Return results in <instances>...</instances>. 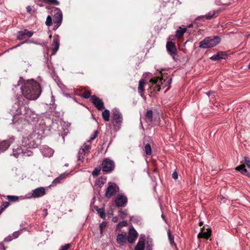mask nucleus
<instances>
[{
	"instance_id": "b1692460",
	"label": "nucleus",
	"mask_w": 250,
	"mask_h": 250,
	"mask_svg": "<svg viewBox=\"0 0 250 250\" xmlns=\"http://www.w3.org/2000/svg\"><path fill=\"white\" fill-rule=\"evenodd\" d=\"M109 111L107 109H105L103 113H102V116L104 118V119L106 121H108L109 120Z\"/></svg>"
},
{
	"instance_id": "603ef678",
	"label": "nucleus",
	"mask_w": 250,
	"mask_h": 250,
	"mask_svg": "<svg viewBox=\"0 0 250 250\" xmlns=\"http://www.w3.org/2000/svg\"><path fill=\"white\" fill-rule=\"evenodd\" d=\"M43 212H44V215H45V216H46L47 215V210L46 209L43 210Z\"/></svg>"
},
{
	"instance_id": "2f4dec72",
	"label": "nucleus",
	"mask_w": 250,
	"mask_h": 250,
	"mask_svg": "<svg viewBox=\"0 0 250 250\" xmlns=\"http://www.w3.org/2000/svg\"><path fill=\"white\" fill-rule=\"evenodd\" d=\"M167 234H168V238H169V240L170 243L171 245L173 244L174 243V238H173V236L171 235V234L170 231H168Z\"/></svg>"
},
{
	"instance_id": "c03bdc74",
	"label": "nucleus",
	"mask_w": 250,
	"mask_h": 250,
	"mask_svg": "<svg viewBox=\"0 0 250 250\" xmlns=\"http://www.w3.org/2000/svg\"><path fill=\"white\" fill-rule=\"evenodd\" d=\"M70 247L69 244H66L61 247L60 250H67Z\"/></svg>"
},
{
	"instance_id": "a19ab883",
	"label": "nucleus",
	"mask_w": 250,
	"mask_h": 250,
	"mask_svg": "<svg viewBox=\"0 0 250 250\" xmlns=\"http://www.w3.org/2000/svg\"><path fill=\"white\" fill-rule=\"evenodd\" d=\"M106 223L105 222H103L100 225V228L101 229V233H102L103 232V229L106 227Z\"/></svg>"
},
{
	"instance_id": "412c9836",
	"label": "nucleus",
	"mask_w": 250,
	"mask_h": 250,
	"mask_svg": "<svg viewBox=\"0 0 250 250\" xmlns=\"http://www.w3.org/2000/svg\"><path fill=\"white\" fill-rule=\"evenodd\" d=\"M145 242L144 241H139L135 248V250H144Z\"/></svg>"
},
{
	"instance_id": "9b49d317",
	"label": "nucleus",
	"mask_w": 250,
	"mask_h": 250,
	"mask_svg": "<svg viewBox=\"0 0 250 250\" xmlns=\"http://www.w3.org/2000/svg\"><path fill=\"white\" fill-rule=\"evenodd\" d=\"M204 230H205V227H203L202 228H201V231L198 235V237L199 238H204L208 239L210 236L211 233V230L210 229H207V231H204Z\"/></svg>"
},
{
	"instance_id": "bb28decb",
	"label": "nucleus",
	"mask_w": 250,
	"mask_h": 250,
	"mask_svg": "<svg viewBox=\"0 0 250 250\" xmlns=\"http://www.w3.org/2000/svg\"><path fill=\"white\" fill-rule=\"evenodd\" d=\"M146 117L149 121L151 122L152 120V111L151 110L147 111Z\"/></svg>"
},
{
	"instance_id": "423d86ee",
	"label": "nucleus",
	"mask_w": 250,
	"mask_h": 250,
	"mask_svg": "<svg viewBox=\"0 0 250 250\" xmlns=\"http://www.w3.org/2000/svg\"><path fill=\"white\" fill-rule=\"evenodd\" d=\"M114 167V162L108 159H105L102 163V168L104 171L109 172L113 169Z\"/></svg>"
},
{
	"instance_id": "a18cd8bd",
	"label": "nucleus",
	"mask_w": 250,
	"mask_h": 250,
	"mask_svg": "<svg viewBox=\"0 0 250 250\" xmlns=\"http://www.w3.org/2000/svg\"><path fill=\"white\" fill-rule=\"evenodd\" d=\"M13 239L12 234L11 235H9L6 238H5V240L7 241H11Z\"/></svg>"
},
{
	"instance_id": "20e7f679",
	"label": "nucleus",
	"mask_w": 250,
	"mask_h": 250,
	"mask_svg": "<svg viewBox=\"0 0 250 250\" xmlns=\"http://www.w3.org/2000/svg\"><path fill=\"white\" fill-rule=\"evenodd\" d=\"M119 188L116 184L110 182L108 183V187L105 192V196L107 198H110L115 193L118 192Z\"/></svg>"
},
{
	"instance_id": "dca6fc26",
	"label": "nucleus",
	"mask_w": 250,
	"mask_h": 250,
	"mask_svg": "<svg viewBox=\"0 0 250 250\" xmlns=\"http://www.w3.org/2000/svg\"><path fill=\"white\" fill-rule=\"evenodd\" d=\"M126 238L125 235L119 234L117 236V242L118 244L123 245L126 242Z\"/></svg>"
},
{
	"instance_id": "09e8293b",
	"label": "nucleus",
	"mask_w": 250,
	"mask_h": 250,
	"mask_svg": "<svg viewBox=\"0 0 250 250\" xmlns=\"http://www.w3.org/2000/svg\"><path fill=\"white\" fill-rule=\"evenodd\" d=\"M27 11L28 12H30L31 11V8L30 7V6H28L27 7Z\"/></svg>"
},
{
	"instance_id": "ddd939ff",
	"label": "nucleus",
	"mask_w": 250,
	"mask_h": 250,
	"mask_svg": "<svg viewBox=\"0 0 250 250\" xmlns=\"http://www.w3.org/2000/svg\"><path fill=\"white\" fill-rule=\"evenodd\" d=\"M59 39L58 36H55L53 39L52 43V50L55 54L59 49Z\"/></svg>"
},
{
	"instance_id": "58836bf2",
	"label": "nucleus",
	"mask_w": 250,
	"mask_h": 250,
	"mask_svg": "<svg viewBox=\"0 0 250 250\" xmlns=\"http://www.w3.org/2000/svg\"><path fill=\"white\" fill-rule=\"evenodd\" d=\"M100 170L98 168H95L92 172V175L93 176H97L99 175Z\"/></svg>"
},
{
	"instance_id": "a878e982",
	"label": "nucleus",
	"mask_w": 250,
	"mask_h": 250,
	"mask_svg": "<svg viewBox=\"0 0 250 250\" xmlns=\"http://www.w3.org/2000/svg\"><path fill=\"white\" fill-rule=\"evenodd\" d=\"M145 151L146 155H150L151 154V148L150 146L147 144L145 146Z\"/></svg>"
},
{
	"instance_id": "4c0bfd02",
	"label": "nucleus",
	"mask_w": 250,
	"mask_h": 250,
	"mask_svg": "<svg viewBox=\"0 0 250 250\" xmlns=\"http://www.w3.org/2000/svg\"><path fill=\"white\" fill-rule=\"evenodd\" d=\"M244 161L247 167L250 168V160L249 158L245 157L244 158Z\"/></svg>"
},
{
	"instance_id": "a211bd4d",
	"label": "nucleus",
	"mask_w": 250,
	"mask_h": 250,
	"mask_svg": "<svg viewBox=\"0 0 250 250\" xmlns=\"http://www.w3.org/2000/svg\"><path fill=\"white\" fill-rule=\"evenodd\" d=\"M226 56L225 54L223 53H220L217 54L212 56L210 59L213 61H218L222 59H225V57Z\"/></svg>"
},
{
	"instance_id": "c85d7f7f",
	"label": "nucleus",
	"mask_w": 250,
	"mask_h": 250,
	"mask_svg": "<svg viewBox=\"0 0 250 250\" xmlns=\"http://www.w3.org/2000/svg\"><path fill=\"white\" fill-rule=\"evenodd\" d=\"M45 24L47 26H50L52 24V18L51 16L49 15L46 18Z\"/></svg>"
},
{
	"instance_id": "393cba45",
	"label": "nucleus",
	"mask_w": 250,
	"mask_h": 250,
	"mask_svg": "<svg viewBox=\"0 0 250 250\" xmlns=\"http://www.w3.org/2000/svg\"><path fill=\"white\" fill-rule=\"evenodd\" d=\"M66 176V175L65 174H61L59 177L56 178L53 181V183L54 184H57L59 183L62 179H63L65 178Z\"/></svg>"
},
{
	"instance_id": "4468645a",
	"label": "nucleus",
	"mask_w": 250,
	"mask_h": 250,
	"mask_svg": "<svg viewBox=\"0 0 250 250\" xmlns=\"http://www.w3.org/2000/svg\"><path fill=\"white\" fill-rule=\"evenodd\" d=\"M113 118L114 121L116 123H120L122 122V116L120 112L115 111L113 113Z\"/></svg>"
},
{
	"instance_id": "cd10ccee",
	"label": "nucleus",
	"mask_w": 250,
	"mask_h": 250,
	"mask_svg": "<svg viewBox=\"0 0 250 250\" xmlns=\"http://www.w3.org/2000/svg\"><path fill=\"white\" fill-rule=\"evenodd\" d=\"M22 35H26L29 37H31L33 35V33L30 31H28L26 30H25L23 31H21L20 32Z\"/></svg>"
},
{
	"instance_id": "49530a36",
	"label": "nucleus",
	"mask_w": 250,
	"mask_h": 250,
	"mask_svg": "<svg viewBox=\"0 0 250 250\" xmlns=\"http://www.w3.org/2000/svg\"><path fill=\"white\" fill-rule=\"evenodd\" d=\"M172 177L174 179H177L178 178V174L176 171L173 173Z\"/></svg>"
},
{
	"instance_id": "5fc2aeb1",
	"label": "nucleus",
	"mask_w": 250,
	"mask_h": 250,
	"mask_svg": "<svg viewBox=\"0 0 250 250\" xmlns=\"http://www.w3.org/2000/svg\"><path fill=\"white\" fill-rule=\"evenodd\" d=\"M203 224V222H200V224H199L200 226H202Z\"/></svg>"
},
{
	"instance_id": "8fccbe9b",
	"label": "nucleus",
	"mask_w": 250,
	"mask_h": 250,
	"mask_svg": "<svg viewBox=\"0 0 250 250\" xmlns=\"http://www.w3.org/2000/svg\"><path fill=\"white\" fill-rule=\"evenodd\" d=\"M20 113H21V110H20V109H18L16 110V114H19Z\"/></svg>"
},
{
	"instance_id": "7c9ffc66",
	"label": "nucleus",
	"mask_w": 250,
	"mask_h": 250,
	"mask_svg": "<svg viewBox=\"0 0 250 250\" xmlns=\"http://www.w3.org/2000/svg\"><path fill=\"white\" fill-rule=\"evenodd\" d=\"M215 14V11H212L211 12H209L208 14H207L205 16V17L207 19H210L212 18L214 15Z\"/></svg>"
},
{
	"instance_id": "39448f33",
	"label": "nucleus",
	"mask_w": 250,
	"mask_h": 250,
	"mask_svg": "<svg viewBox=\"0 0 250 250\" xmlns=\"http://www.w3.org/2000/svg\"><path fill=\"white\" fill-rule=\"evenodd\" d=\"M45 194V188L43 187L37 188L32 191V193L28 198H39L43 196Z\"/></svg>"
},
{
	"instance_id": "4d7b16f0",
	"label": "nucleus",
	"mask_w": 250,
	"mask_h": 250,
	"mask_svg": "<svg viewBox=\"0 0 250 250\" xmlns=\"http://www.w3.org/2000/svg\"><path fill=\"white\" fill-rule=\"evenodd\" d=\"M204 17V16H201V17H198V19H200V18H202V17Z\"/></svg>"
},
{
	"instance_id": "f03ea898",
	"label": "nucleus",
	"mask_w": 250,
	"mask_h": 250,
	"mask_svg": "<svg viewBox=\"0 0 250 250\" xmlns=\"http://www.w3.org/2000/svg\"><path fill=\"white\" fill-rule=\"evenodd\" d=\"M220 42V39L218 36L208 37L199 42V47L202 49H207L213 47Z\"/></svg>"
},
{
	"instance_id": "13d9d810",
	"label": "nucleus",
	"mask_w": 250,
	"mask_h": 250,
	"mask_svg": "<svg viewBox=\"0 0 250 250\" xmlns=\"http://www.w3.org/2000/svg\"><path fill=\"white\" fill-rule=\"evenodd\" d=\"M248 67H249V68H250V63H249V64L248 65Z\"/></svg>"
},
{
	"instance_id": "5701e85b",
	"label": "nucleus",
	"mask_w": 250,
	"mask_h": 250,
	"mask_svg": "<svg viewBox=\"0 0 250 250\" xmlns=\"http://www.w3.org/2000/svg\"><path fill=\"white\" fill-rule=\"evenodd\" d=\"M146 84V83L144 80H141L139 81V86H138V92L142 93L144 91V86Z\"/></svg>"
},
{
	"instance_id": "0eeeda50",
	"label": "nucleus",
	"mask_w": 250,
	"mask_h": 250,
	"mask_svg": "<svg viewBox=\"0 0 250 250\" xmlns=\"http://www.w3.org/2000/svg\"><path fill=\"white\" fill-rule=\"evenodd\" d=\"M166 47L167 51L170 55L174 57L176 55L177 49L174 43L171 41H168L167 43Z\"/></svg>"
},
{
	"instance_id": "f3484780",
	"label": "nucleus",
	"mask_w": 250,
	"mask_h": 250,
	"mask_svg": "<svg viewBox=\"0 0 250 250\" xmlns=\"http://www.w3.org/2000/svg\"><path fill=\"white\" fill-rule=\"evenodd\" d=\"M9 146V142L7 141H3L0 142V153L7 149Z\"/></svg>"
},
{
	"instance_id": "f704fd0d",
	"label": "nucleus",
	"mask_w": 250,
	"mask_h": 250,
	"mask_svg": "<svg viewBox=\"0 0 250 250\" xmlns=\"http://www.w3.org/2000/svg\"><path fill=\"white\" fill-rule=\"evenodd\" d=\"M9 203L4 202L3 203L2 206L0 207V209L2 211L6 208L9 206Z\"/></svg>"
},
{
	"instance_id": "6e6552de",
	"label": "nucleus",
	"mask_w": 250,
	"mask_h": 250,
	"mask_svg": "<svg viewBox=\"0 0 250 250\" xmlns=\"http://www.w3.org/2000/svg\"><path fill=\"white\" fill-rule=\"evenodd\" d=\"M138 237V233L133 228H131L128 232L127 240L130 243H133Z\"/></svg>"
},
{
	"instance_id": "37998d69",
	"label": "nucleus",
	"mask_w": 250,
	"mask_h": 250,
	"mask_svg": "<svg viewBox=\"0 0 250 250\" xmlns=\"http://www.w3.org/2000/svg\"><path fill=\"white\" fill-rule=\"evenodd\" d=\"M97 135H98V132H97V131H96L94 132V134L91 136L89 141L93 140L95 138H96V137L97 136Z\"/></svg>"
},
{
	"instance_id": "4be33fe9",
	"label": "nucleus",
	"mask_w": 250,
	"mask_h": 250,
	"mask_svg": "<svg viewBox=\"0 0 250 250\" xmlns=\"http://www.w3.org/2000/svg\"><path fill=\"white\" fill-rule=\"evenodd\" d=\"M186 30L187 29L186 28H182L181 27H179V28L176 32V37H180L184 35V33L186 32Z\"/></svg>"
},
{
	"instance_id": "ea45409f",
	"label": "nucleus",
	"mask_w": 250,
	"mask_h": 250,
	"mask_svg": "<svg viewBox=\"0 0 250 250\" xmlns=\"http://www.w3.org/2000/svg\"><path fill=\"white\" fill-rule=\"evenodd\" d=\"M127 225V223L125 221H122V222H120L118 225H117V227L118 228H122L123 227V226H125Z\"/></svg>"
},
{
	"instance_id": "7ed1b4c3",
	"label": "nucleus",
	"mask_w": 250,
	"mask_h": 250,
	"mask_svg": "<svg viewBox=\"0 0 250 250\" xmlns=\"http://www.w3.org/2000/svg\"><path fill=\"white\" fill-rule=\"evenodd\" d=\"M54 15L53 16L54 22L56 24L55 25L56 29L58 28L62 21V15L61 10L57 8L54 9Z\"/></svg>"
},
{
	"instance_id": "6e6d98bb",
	"label": "nucleus",
	"mask_w": 250,
	"mask_h": 250,
	"mask_svg": "<svg viewBox=\"0 0 250 250\" xmlns=\"http://www.w3.org/2000/svg\"><path fill=\"white\" fill-rule=\"evenodd\" d=\"M207 94H208V96H209V95L210 94V92H208L207 93Z\"/></svg>"
},
{
	"instance_id": "f8f14e48",
	"label": "nucleus",
	"mask_w": 250,
	"mask_h": 250,
	"mask_svg": "<svg viewBox=\"0 0 250 250\" xmlns=\"http://www.w3.org/2000/svg\"><path fill=\"white\" fill-rule=\"evenodd\" d=\"M90 148V145L89 144H85L80 149L79 156H78V160L79 161H82L83 159V156L81 155H84L85 153V151Z\"/></svg>"
},
{
	"instance_id": "aec40b11",
	"label": "nucleus",
	"mask_w": 250,
	"mask_h": 250,
	"mask_svg": "<svg viewBox=\"0 0 250 250\" xmlns=\"http://www.w3.org/2000/svg\"><path fill=\"white\" fill-rule=\"evenodd\" d=\"M163 80V78H159V77H154L152 79H151L150 81V82L152 83V84H159L160 83H161V84H163V83H162V81Z\"/></svg>"
},
{
	"instance_id": "c9c22d12",
	"label": "nucleus",
	"mask_w": 250,
	"mask_h": 250,
	"mask_svg": "<svg viewBox=\"0 0 250 250\" xmlns=\"http://www.w3.org/2000/svg\"><path fill=\"white\" fill-rule=\"evenodd\" d=\"M90 96V93L89 91H85L82 95V97L84 98H88Z\"/></svg>"
},
{
	"instance_id": "9d476101",
	"label": "nucleus",
	"mask_w": 250,
	"mask_h": 250,
	"mask_svg": "<svg viewBox=\"0 0 250 250\" xmlns=\"http://www.w3.org/2000/svg\"><path fill=\"white\" fill-rule=\"evenodd\" d=\"M115 202L117 206L123 207L126 204L127 198L124 195H120L117 196Z\"/></svg>"
},
{
	"instance_id": "f257e3e1",
	"label": "nucleus",
	"mask_w": 250,
	"mask_h": 250,
	"mask_svg": "<svg viewBox=\"0 0 250 250\" xmlns=\"http://www.w3.org/2000/svg\"><path fill=\"white\" fill-rule=\"evenodd\" d=\"M17 85L21 86L22 95L28 100H36L41 93L40 84L34 80L25 81L22 78H20Z\"/></svg>"
},
{
	"instance_id": "3c124183",
	"label": "nucleus",
	"mask_w": 250,
	"mask_h": 250,
	"mask_svg": "<svg viewBox=\"0 0 250 250\" xmlns=\"http://www.w3.org/2000/svg\"><path fill=\"white\" fill-rule=\"evenodd\" d=\"M0 250H4L3 246L1 244H0Z\"/></svg>"
},
{
	"instance_id": "72a5a7b5",
	"label": "nucleus",
	"mask_w": 250,
	"mask_h": 250,
	"mask_svg": "<svg viewBox=\"0 0 250 250\" xmlns=\"http://www.w3.org/2000/svg\"><path fill=\"white\" fill-rule=\"evenodd\" d=\"M97 210L100 216L102 218H104L105 216V213L103 209H97Z\"/></svg>"
},
{
	"instance_id": "6ab92c4d",
	"label": "nucleus",
	"mask_w": 250,
	"mask_h": 250,
	"mask_svg": "<svg viewBox=\"0 0 250 250\" xmlns=\"http://www.w3.org/2000/svg\"><path fill=\"white\" fill-rule=\"evenodd\" d=\"M43 155L46 157H51L53 156L54 150L49 147L45 148L43 151Z\"/></svg>"
},
{
	"instance_id": "e433bc0d",
	"label": "nucleus",
	"mask_w": 250,
	"mask_h": 250,
	"mask_svg": "<svg viewBox=\"0 0 250 250\" xmlns=\"http://www.w3.org/2000/svg\"><path fill=\"white\" fill-rule=\"evenodd\" d=\"M21 232L20 231H17L14 232L12 234L13 238L15 239V238H18L19 237V236L21 234Z\"/></svg>"
},
{
	"instance_id": "bf43d9fd",
	"label": "nucleus",
	"mask_w": 250,
	"mask_h": 250,
	"mask_svg": "<svg viewBox=\"0 0 250 250\" xmlns=\"http://www.w3.org/2000/svg\"><path fill=\"white\" fill-rule=\"evenodd\" d=\"M2 211L0 209V214L1 213Z\"/></svg>"
},
{
	"instance_id": "473e14b6",
	"label": "nucleus",
	"mask_w": 250,
	"mask_h": 250,
	"mask_svg": "<svg viewBox=\"0 0 250 250\" xmlns=\"http://www.w3.org/2000/svg\"><path fill=\"white\" fill-rule=\"evenodd\" d=\"M44 1L49 4H54L56 5H58L59 2L57 0H44Z\"/></svg>"
},
{
	"instance_id": "2eb2a0df",
	"label": "nucleus",
	"mask_w": 250,
	"mask_h": 250,
	"mask_svg": "<svg viewBox=\"0 0 250 250\" xmlns=\"http://www.w3.org/2000/svg\"><path fill=\"white\" fill-rule=\"evenodd\" d=\"M235 170L239 171L242 174L250 177V174L248 172L247 170L245 168V165L242 164L235 168Z\"/></svg>"
},
{
	"instance_id": "052dcab7",
	"label": "nucleus",
	"mask_w": 250,
	"mask_h": 250,
	"mask_svg": "<svg viewBox=\"0 0 250 250\" xmlns=\"http://www.w3.org/2000/svg\"><path fill=\"white\" fill-rule=\"evenodd\" d=\"M160 87L158 88V91H159V90H160Z\"/></svg>"
},
{
	"instance_id": "864d4df0",
	"label": "nucleus",
	"mask_w": 250,
	"mask_h": 250,
	"mask_svg": "<svg viewBox=\"0 0 250 250\" xmlns=\"http://www.w3.org/2000/svg\"><path fill=\"white\" fill-rule=\"evenodd\" d=\"M192 26V24H189L188 26V27H191Z\"/></svg>"
},
{
	"instance_id": "79ce46f5",
	"label": "nucleus",
	"mask_w": 250,
	"mask_h": 250,
	"mask_svg": "<svg viewBox=\"0 0 250 250\" xmlns=\"http://www.w3.org/2000/svg\"><path fill=\"white\" fill-rule=\"evenodd\" d=\"M7 198L11 201H14L16 200H17L18 199V197H17V196H7Z\"/></svg>"
},
{
	"instance_id": "c756f323",
	"label": "nucleus",
	"mask_w": 250,
	"mask_h": 250,
	"mask_svg": "<svg viewBox=\"0 0 250 250\" xmlns=\"http://www.w3.org/2000/svg\"><path fill=\"white\" fill-rule=\"evenodd\" d=\"M127 215L126 210H120L119 211V216L123 219L125 218Z\"/></svg>"
},
{
	"instance_id": "de8ad7c7",
	"label": "nucleus",
	"mask_w": 250,
	"mask_h": 250,
	"mask_svg": "<svg viewBox=\"0 0 250 250\" xmlns=\"http://www.w3.org/2000/svg\"><path fill=\"white\" fill-rule=\"evenodd\" d=\"M118 217H114L112 218V221L114 222H117L118 221Z\"/></svg>"
},
{
	"instance_id": "1a4fd4ad",
	"label": "nucleus",
	"mask_w": 250,
	"mask_h": 250,
	"mask_svg": "<svg viewBox=\"0 0 250 250\" xmlns=\"http://www.w3.org/2000/svg\"><path fill=\"white\" fill-rule=\"evenodd\" d=\"M91 101L98 109L102 110L104 108V103L99 98L93 95L91 97Z\"/></svg>"
}]
</instances>
